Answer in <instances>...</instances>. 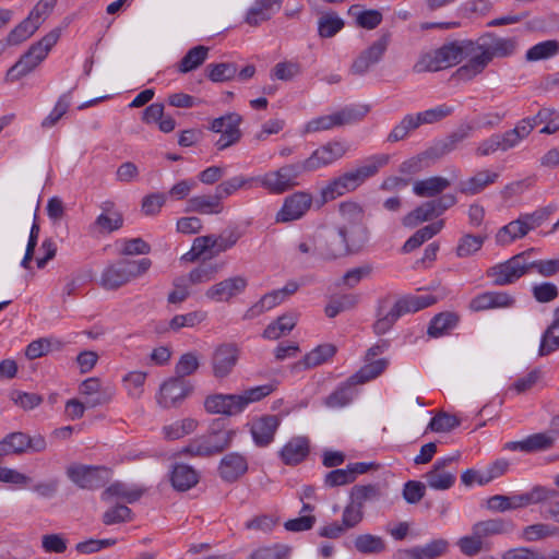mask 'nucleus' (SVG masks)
Masks as SVG:
<instances>
[{"mask_svg":"<svg viewBox=\"0 0 559 559\" xmlns=\"http://www.w3.org/2000/svg\"><path fill=\"white\" fill-rule=\"evenodd\" d=\"M515 45L513 38H501L490 33L480 36L474 41L475 48L478 47L474 57L456 70L455 76L464 81L472 80L481 73L495 57L504 58L512 55Z\"/></svg>","mask_w":559,"mask_h":559,"instance_id":"obj_1","label":"nucleus"},{"mask_svg":"<svg viewBox=\"0 0 559 559\" xmlns=\"http://www.w3.org/2000/svg\"><path fill=\"white\" fill-rule=\"evenodd\" d=\"M436 302L437 297L431 294L408 295L393 305H389V300L383 299L378 307L373 331L377 335L385 334L403 314L419 311Z\"/></svg>","mask_w":559,"mask_h":559,"instance_id":"obj_2","label":"nucleus"},{"mask_svg":"<svg viewBox=\"0 0 559 559\" xmlns=\"http://www.w3.org/2000/svg\"><path fill=\"white\" fill-rule=\"evenodd\" d=\"M478 49V47H476ZM475 55V46L472 40H461L444 44L432 52L420 56L414 66L416 73L436 72L454 64L464 58L468 60Z\"/></svg>","mask_w":559,"mask_h":559,"instance_id":"obj_3","label":"nucleus"},{"mask_svg":"<svg viewBox=\"0 0 559 559\" xmlns=\"http://www.w3.org/2000/svg\"><path fill=\"white\" fill-rule=\"evenodd\" d=\"M236 435L235 429L225 428L224 423L216 419L211 424L206 433L192 439L180 452L191 456H214L228 449Z\"/></svg>","mask_w":559,"mask_h":559,"instance_id":"obj_4","label":"nucleus"},{"mask_svg":"<svg viewBox=\"0 0 559 559\" xmlns=\"http://www.w3.org/2000/svg\"><path fill=\"white\" fill-rule=\"evenodd\" d=\"M273 386L265 384L248 389L241 394H213L204 401V408L210 414L235 416L240 414L250 403L267 396Z\"/></svg>","mask_w":559,"mask_h":559,"instance_id":"obj_5","label":"nucleus"},{"mask_svg":"<svg viewBox=\"0 0 559 559\" xmlns=\"http://www.w3.org/2000/svg\"><path fill=\"white\" fill-rule=\"evenodd\" d=\"M61 32V27H56L41 39L34 43L8 70L5 80L14 82L34 71L46 59L50 49L58 43Z\"/></svg>","mask_w":559,"mask_h":559,"instance_id":"obj_6","label":"nucleus"},{"mask_svg":"<svg viewBox=\"0 0 559 559\" xmlns=\"http://www.w3.org/2000/svg\"><path fill=\"white\" fill-rule=\"evenodd\" d=\"M151 266L152 261L148 258L119 259L103 270L99 284L107 290H116L144 275Z\"/></svg>","mask_w":559,"mask_h":559,"instance_id":"obj_7","label":"nucleus"},{"mask_svg":"<svg viewBox=\"0 0 559 559\" xmlns=\"http://www.w3.org/2000/svg\"><path fill=\"white\" fill-rule=\"evenodd\" d=\"M304 173L299 162L285 164L275 170L257 176V183L272 194H282L298 187Z\"/></svg>","mask_w":559,"mask_h":559,"instance_id":"obj_8","label":"nucleus"},{"mask_svg":"<svg viewBox=\"0 0 559 559\" xmlns=\"http://www.w3.org/2000/svg\"><path fill=\"white\" fill-rule=\"evenodd\" d=\"M531 124L526 120H520L516 126L503 133H495L484 140L476 148L478 156H488L497 151L507 152L515 147L530 135Z\"/></svg>","mask_w":559,"mask_h":559,"instance_id":"obj_9","label":"nucleus"},{"mask_svg":"<svg viewBox=\"0 0 559 559\" xmlns=\"http://www.w3.org/2000/svg\"><path fill=\"white\" fill-rule=\"evenodd\" d=\"M368 110L367 106L344 107L340 111L308 121L305 131L311 133L330 130L334 127L352 124L360 121L367 115Z\"/></svg>","mask_w":559,"mask_h":559,"instance_id":"obj_10","label":"nucleus"},{"mask_svg":"<svg viewBox=\"0 0 559 559\" xmlns=\"http://www.w3.org/2000/svg\"><path fill=\"white\" fill-rule=\"evenodd\" d=\"M524 251L513 255L509 260L498 263L487 270V276L492 278L496 286H506L515 283L523 275L528 273L526 254Z\"/></svg>","mask_w":559,"mask_h":559,"instance_id":"obj_11","label":"nucleus"},{"mask_svg":"<svg viewBox=\"0 0 559 559\" xmlns=\"http://www.w3.org/2000/svg\"><path fill=\"white\" fill-rule=\"evenodd\" d=\"M47 447V442L41 435L34 437L22 431L8 433L0 440V462L4 456L12 454H23L27 451L43 452Z\"/></svg>","mask_w":559,"mask_h":559,"instance_id":"obj_12","label":"nucleus"},{"mask_svg":"<svg viewBox=\"0 0 559 559\" xmlns=\"http://www.w3.org/2000/svg\"><path fill=\"white\" fill-rule=\"evenodd\" d=\"M67 476L80 488L94 490L108 483L110 471L104 466L73 464L67 468Z\"/></svg>","mask_w":559,"mask_h":559,"instance_id":"obj_13","label":"nucleus"},{"mask_svg":"<svg viewBox=\"0 0 559 559\" xmlns=\"http://www.w3.org/2000/svg\"><path fill=\"white\" fill-rule=\"evenodd\" d=\"M460 453L438 459L431 469L425 474L427 485L435 490H448L456 480L454 465L460 459Z\"/></svg>","mask_w":559,"mask_h":559,"instance_id":"obj_14","label":"nucleus"},{"mask_svg":"<svg viewBox=\"0 0 559 559\" xmlns=\"http://www.w3.org/2000/svg\"><path fill=\"white\" fill-rule=\"evenodd\" d=\"M242 118L237 112H229L211 121L209 129L215 133H221L219 139L215 142L218 151H223L241 139V130L239 126Z\"/></svg>","mask_w":559,"mask_h":559,"instance_id":"obj_15","label":"nucleus"},{"mask_svg":"<svg viewBox=\"0 0 559 559\" xmlns=\"http://www.w3.org/2000/svg\"><path fill=\"white\" fill-rule=\"evenodd\" d=\"M344 233L340 227L321 231L314 247L317 254L324 260H335L348 255Z\"/></svg>","mask_w":559,"mask_h":559,"instance_id":"obj_16","label":"nucleus"},{"mask_svg":"<svg viewBox=\"0 0 559 559\" xmlns=\"http://www.w3.org/2000/svg\"><path fill=\"white\" fill-rule=\"evenodd\" d=\"M390 40L391 34L389 32L383 33L353 61L350 72L355 75H364L367 73L373 64L378 63L382 59L389 47Z\"/></svg>","mask_w":559,"mask_h":559,"instance_id":"obj_17","label":"nucleus"},{"mask_svg":"<svg viewBox=\"0 0 559 559\" xmlns=\"http://www.w3.org/2000/svg\"><path fill=\"white\" fill-rule=\"evenodd\" d=\"M193 386L181 378H169L159 389L157 403L164 408L177 407L192 392Z\"/></svg>","mask_w":559,"mask_h":559,"instance_id":"obj_18","label":"nucleus"},{"mask_svg":"<svg viewBox=\"0 0 559 559\" xmlns=\"http://www.w3.org/2000/svg\"><path fill=\"white\" fill-rule=\"evenodd\" d=\"M312 204V195L306 191L295 192L285 198L276 214L277 223H287L301 218Z\"/></svg>","mask_w":559,"mask_h":559,"instance_id":"obj_19","label":"nucleus"},{"mask_svg":"<svg viewBox=\"0 0 559 559\" xmlns=\"http://www.w3.org/2000/svg\"><path fill=\"white\" fill-rule=\"evenodd\" d=\"M248 281L245 276L237 275L225 278L205 292L206 298L216 302H227L246 290Z\"/></svg>","mask_w":559,"mask_h":559,"instance_id":"obj_20","label":"nucleus"},{"mask_svg":"<svg viewBox=\"0 0 559 559\" xmlns=\"http://www.w3.org/2000/svg\"><path fill=\"white\" fill-rule=\"evenodd\" d=\"M248 460L239 452L225 454L218 464L219 477L226 483H235L248 472Z\"/></svg>","mask_w":559,"mask_h":559,"instance_id":"obj_21","label":"nucleus"},{"mask_svg":"<svg viewBox=\"0 0 559 559\" xmlns=\"http://www.w3.org/2000/svg\"><path fill=\"white\" fill-rule=\"evenodd\" d=\"M239 358L238 348L233 344H223L218 346L213 353L212 367L213 373L216 378L227 377Z\"/></svg>","mask_w":559,"mask_h":559,"instance_id":"obj_22","label":"nucleus"},{"mask_svg":"<svg viewBox=\"0 0 559 559\" xmlns=\"http://www.w3.org/2000/svg\"><path fill=\"white\" fill-rule=\"evenodd\" d=\"M310 453V440L305 436L293 437L281 449L280 457L285 465H297L304 462Z\"/></svg>","mask_w":559,"mask_h":559,"instance_id":"obj_23","label":"nucleus"},{"mask_svg":"<svg viewBox=\"0 0 559 559\" xmlns=\"http://www.w3.org/2000/svg\"><path fill=\"white\" fill-rule=\"evenodd\" d=\"M280 426V419L276 415H265L251 425V435L254 443L258 447H266L273 440L275 432Z\"/></svg>","mask_w":559,"mask_h":559,"instance_id":"obj_24","label":"nucleus"},{"mask_svg":"<svg viewBox=\"0 0 559 559\" xmlns=\"http://www.w3.org/2000/svg\"><path fill=\"white\" fill-rule=\"evenodd\" d=\"M353 174L347 171L331 181L321 189V203H328L329 201L335 200L338 197L344 195L347 192L354 191L358 188Z\"/></svg>","mask_w":559,"mask_h":559,"instance_id":"obj_25","label":"nucleus"},{"mask_svg":"<svg viewBox=\"0 0 559 559\" xmlns=\"http://www.w3.org/2000/svg\"><path fill=\"white\" fill-rule=\"evenodd\" d=\"M344 233V242L347 247V253L355 254L360 252L369 242L370 230L366 223H358L356 225L340 226Z\"/></svg>","mask_w":559,"mask_h":559,"instance_id":"obj_26","label":"nucleus"},{"mask_svg":"<svg viewBox=\"0 0 559 559\" xmlns=\"http://www.w3.org/2000/svg\"><path fill=\"white\" fill-rule=\"evenodd\" d=\"M123 225V216L114 209L112 203H105L103 212L96 217L90 226L91 233L110 234L120 229Z\"/></svg>","mask_w":559,"mask_h":559,"instance_id":"obj_27","label":"nucleus"},{"mask_svg":"<svg viewBox=\"0 0 559 559\" xmlns=\"http://www.w3.org/2000/svg\"><path fill=\"white\" fill-rule=\"evenodd\" d=\"M514 528L515 524L511 520L502 518L479 521L472 526V531H474L477 537H480L483 542L488 537L510 534Z\"/></svg>","mask_w":559,"mask_h":559,"instance_id":"obj_28","label":"nucleus"},{"mask_svg":"<svg viewBox=\"0 0 559 559\" xmlns=\"http://www.w3.org/2000/svg\"><path fill=\"white\" fill-rule=\"evenodd\" d=\"M499 178V174L489 169H483L475 173L474 176L462 180L457 189L465 195H475L483 192L488 186L495 183Z\"/></svg>","mask_w":559,"mask_h":559,"instance_id":"obj_29","label":"nucleus"},{"mask_svg":"<svg viewBox=\"0 0 559 559\" xmlns=\"http://www.w3.org/2000/svg\"><path fill=\"white\" fill-rule=\"evenodd\" d=\"M514 298L502 292H487L476 296L472 302L471 308L475 311H481L492 308H508L513 306Z\"/></svg>","mask_w":559,"mask_h":559,"instance_id":"obj_30","label":"nucleus"},{"mask_svg":"<svg viewBox=\"0 0 559 559\" xmlns=\"http://www.w3.org/2000/svg\"><path fill=\"white\" fill-rule=\"evenodd\" d=\"M224 211V204L217 195L214 194H202L190 198L187 201L186 212H194L199 214H221Z\"/></svg>","mask_w":559,"mask_h":559,"instance_id":"obj_31","label":"nucleus"},{"mask_svg":"<svg viewBox=\"0 0 559 559\" xmlns=\"http://www.w3.org/2000/svg\"><path fill=\"white\" fill-rule=\"evenodd\" d=\"M467 131L464 130L453 132L445 139L436 142L429 150H427L423 154V157L439 159L454 151L459 146V144L467 138Z\"/></svg>","mask_w":559,"mask_h":559,"instance_id":"obj_32","label":"nucleus"},{"mask_svg":"<svg viewBox=\"0 0 559 559\" xmlns=\"http://www.w3.org/2000/svg\"><path fill=\"white\" fill-rule=\"evenodd\" d=\"M173 487L179 491H187L199 483V473L190 465L175 464L170 474Z\"/></svg>","mask_w":559,"mask_h":559,"instance_id":"obj_33","label":"nucleus"},{"mask_svg":"<svg viewBox=\"0 0 559 559\" xmlns=\"http://www.w3.org/2000/svg\"><path fill=\"white\" fill-rule=\"evenodd\" d=\"M356 395V386L347 379L324 399L323 404L329 408H342L349 405Z\"/></svg>","mask_w":559,"mask_h":559,"instance_id":"obj_34","label":"nucleus"},{"mask_svg":"<svg viewBox=\"0 0 559 559\" xmlns=\"http://www.w3.org/2000/svg\"><path fill=\"white\" fill-rule=\"evenodd\" d=\"M443 221L433 222L420 229H418L413 236H411L402 247L403 253H409L415 249L419 248L424 242L431 239L433 236L439 234L443 228Z\"/></svg>","mask_w":559,"mask_h":559,"instance_id":"obj_35","label":"nucleus"},{"mask_svg":"<svg viewBox=\"0 0 559 559\" xmlns=\"http://www.w3.org/2000/svg\"><path fill=\"white\" fill-rule=\"evenodd\" d=\"M336 347L332 344H322L308 353L302 360L295 364V369H309L322 365L334 356Z\"/></svg>","mask_w":559,"mask_h":559,"instance_id":"obj_36","label":"nucleus"},{"mask_svg":"<svg viewBox=\"0 0 559 559\" xmlns=\"http://www.w3.org/2000/svg\"><path fill=\"white\" fill-rule=\"evenodd\" d=\"M450 181L443 177H430L424 180H418L414 183L413 191L416 195L421 198H431L440 194L450 187Z\"/></svg>","mask_w":559,"mask_h":559,"instance_id":"obj_37","label":"nucleus"},{"mask_svg":"<svg viewBox=\"0 0 559 559\" xmlns=\"http://www.w3.org/2000/svg\"><path fill=\"white\" fill-rule=\"evenodd\" d=\"M388 154L373 155L369 157L365 164L354 170H350L358 186L362 185L366 179L373 177L381 167L389 163Z\"/></svg>","mask_w":559,"mask_h":559,"instance_id":"obj_38","label":"nucleus"},{"mask_svg":"<svg viewBox=\"0 0 559 559\" xmlns=\"http://www.w3.org/2000/svg\"><path fill=\"white\" fill-rule=\"evenodd\" d=\"M143 495V490L139 488L128 487L121 481H116L108 486L102 493V499L108 501L111 498H119L128 503L138 501Z\"/></svg>","mask_w":559,"mask_h":559,"instance_id":"obj_39","label":"nucleus"},{"mask_svg":"<svg viewBox=\"0 0 559 559\" xmlns=\"http://www.w3.org/2000/svg\"><path fill=\"white\" fill-rule=\"evenodd\" d=\"M549 537L559 538V526L547 523H535L525 526L520 534V538L528 543Z\"/></svg>","mask_w":559,"mask_h":559,"instance_id":"obj_40","label":"nucleus"},{"mask_svg":"<svg viewBox=\"0 0 559 559\" xmlns=\"http://www.w3.org/2000/svg\"><path fill=\"white\" fill-rule=\"evenodd\" d=\"M524 507L523 493L513 496L495 495L486 501V508L492 512H507Z\"/></svg>","mask_w":559,"mask_h":559,"instance_id":"obj_41","label":"nucleus"},{"mask_svg":"<svg viewBox=\"0 0 559 559\" xmlns=\"http://www.w3.org/2000/svg\"><path fill=\"white\" fill-rule=\"evenodd\" d=\"M209 50V47L202 45L195 46L188 50V52L183 56L177 66L178 72L185 74L197 70L207 59Z\"/></svg>","mask_w":559,"mask_h":559,"instance_id":"obj_42","label":"nucleus"},{"mask_svg":"<svg viewBox=\"0 0 559 559\" xmlns=\"http://www.w3.org/2000/svg\"><path fill=\"white\" fill-rule=\"evenodd\" d=\"M381 491L378 485H355L349 495V501L364 510L366 503L380 498Z\"/></svg>","mask_w":559,"mask_h":559,"instance_id":"obj_43","label":"nucleus"},{"mask_svg":"<svg viewBox=\"0 0 559 559\" xmlns=\"http://www.w3.org/2000/svg\"><path fill=\"white\" fill-rule=\"evenodd\" d=\"M388 364V360L384 358L370 361L362 366L355 374L350 376L348 379L354 383L355 386L357 384H364L379 377L385 370Z\"/></svg>","mask_w":559,"mask_h":559,"instance_id":"obj_44","label":"nucleus"},{"mask_svg":"<svg viewBox=\"0 0 559 559\" xmlns=\"http://www.w3.org/2000/svg\"><path fill=\"white\" fill-rule=\"evenodd\" d=\"M459 318L453 312H441L432 318L427 333L431 337H440L457 324Z\"/></svg>","mask_w":559,"mask_h":559,"instance_id":"obj_45","label":"nucleus"},{"mask_svg":"<svg viewBox=\"0 0 559 559\" xmlns=\"http://www.w3.org/2000/svg\"><path fill=\"white\" fill-rule=\"evenodd\" d=\"M355 549L362 555H378L385 550L386 544L381 536L360 534L354 540Z\"/></svg>","mask_w":559,"mask_h":559,"instance_id":"obj_46","label":"nucleus"},{"mask_svg":"<svg viewBox=\"0 0 559 559\" xmlns=\"http://www.w3.org/2000/svg\"><path fill=\"white\" fill-rule=\"evenodd\" d=\"M38 20H34L29 14L20 24H17L7 37L9 45H19L28 39L38 28Z\"/></svg>","mask_w":559,"mask_h":559,"instance_id":"obj_47","label":"nucleus"},{"mask_svg":"<svg viewBox=\"0 0 559 559\" xmlns=\"http://www.w3.org/2000/svg\"><path fill=\"white\" fill-rule=\"evenodd\" d=\"M527 234L526 226L521 223L520 218H516L498 230L496 242L500 246H506L525 237Z\"/></svg>","mask_w":559,"mask_h":559,"instance_id":"obj_48","label":"nucleus"},{"mask_svg":"<svg viewBox=\"0 0 559 559\" xmlns=\"http://www.w3.org/2000/svg\"><path fill=\"white\" fill-rule=\"evenodd\" d=\"M257 183V177H243L236 176L221 182L216 188L215 192L219 195L223 201L229 195L234 194L239 189H248L252 187V183Z\"/></svg>","mask_w":559,"mask_h":559,"instance_id":"obj_49","label":"nucleus"},{"mask_svg":"<svg viewBox=\"0 0 559 559\" xmlns=\"http://www.w3.org/2000/svg\"><path fill=\"white\" fill-rule=\"evenodd\" d=\"M296 325V318L293 314H284L270 323L264 332L263 337L267 340H277L288 334Z\"/></svg>","mask_w":559,"mask_h":559,"instance_id":"obj_50","label":"nucleus"},{"mask_svg":"<svg viewBox=\"0 0 559 559\" xmlns=\"http://www.w3.org/2000/svg\"><path fill=\"white\" fill-rule=\"evenodd\" d=\"M437 216L435 207L431 201L425 202L421 205L417 206L415 210L405 215L402 219V224L405 227H416L423 222L430 221Z\"/></svg>","mask_w":559,"mask_h":559,"instance_id":"obj_51","label":"nucleus"},{"mask_svg":"<svg viewBox=\"0 0 559 559\" xmlns=\"http://www.w3.org/2000/svg\"><path fill=\"white\" fill-rule=\"evenodd\" d=\"M284 297L280 293L278 289L273 290L263 295L259 301H257L245 314V318L252 319L257 316H260L266 310L274 308L275 306L282 304L284 301Z\"/></svg>","mask_w":559,"mask_h":559,"instance_id":"obj_52","label":"nucleus"},{"mask_svg":"<svg viewBox=\"0 0 559 559\" xmlns=\"http://www.w3.org/2000/svg\"><path fill=\"white\" fill-rule=\"evenodd\" d=\"M559 52V43L554 39L538 43L526 52V60L538 61L551 58Z\"/></svg>","mask_w":559,"mask_h":559,"instance_id":"obj_53","label":"nucleus"},{"mask_svg":"<svg viewBox=\"0 0 559 559\" xmlns=\"http://www.w3.org/2000/svg\"><path fill=\"white\" fill-rule=\"evenodd\" d=\"M206 72L212 82H226L235 78L237 66L233 62L210 63Z\"/></svg>","mask_w":559,"mask_h":559,"instance_id":"obj_54","label":"nucleus"},{"mask_svg":"<svg viewBox=\"0 0 559 559\" xmlns=\"http://www.w3.org/2000/svg\"><path fill=\"white\" fill-rule=\"evenodd\" d=\"M219 271V265L214 263H202L190 271L187 278L188 285H198L212 281Z\"/></svg>","mask_w":559,"mask_h":559,"instance_id":"obj_55","label":"nucleus"},{"mask_svg":"<svg viewBox=\"0 0 559 559\" xmlns=\"http://www.w3.org/2000/svg\"><path fill=\"white\" fill-rule=\"evenodd\" d=\"M485 239V236H475L472 234L462 236L456 246V255L459 258L471 257L481 249Z\"/></svg>","mask_w":559,"mask_h":559,"instance_id":"obj_56","label":"nucleus"},{"mask_svg":"<svg viewBox=\"0 0 559 559\" xmlns=\"http://www.w3.org/2000/svg\"><path fill=\"white\" fill-rule=\"evenodd\" d=\"M357 9L358 5H352L348 13L356 16V23L359 27L374 29L382 22V13L380 11L365 10L356 12Z\"/></svg>","mask_w":559,"mask_h":559,"instance_id":"obj_57","label":"nucleus"},{"mask_svg":"<svg viewBox=\"0 0 559 559\" xmlns=\"http://www.w3.org/2000/svg\"><path fill=\"white\" fill-rule=\"evenodd\" d=\"M559 498V491L545 486H534L531 491L523 493L525 507L530 504L542 503Z\"/></svg>","mask_w":559,"mask_h":559,"instance_id":"obj_58","label":"nucleus"},{"mask_svg":"<svg viewBox=\"0 0 559 559\" xmlns=\"http://www.w3.org/2000/svg\"><path fill=\"white\" fill-rule=\"evenodd\" d=\"M449 542L444 538L433 539L424 546H416L418 559H438L449 550Z\"/></svg>","mask_w":559,"mask_h":559,"instance_id":"obj_59","label":"nucleus"},{"mask_svg":"<svg viewBox=\"0 0 559 559\" xmlns=\"http://www.w3.org/2000/svg\"><path fill=\"white\" fill-rule=\"evenodd\" d=\"M416 115H406L399 124H396L388 135V141L391 143L404 140L409 132L419 128Z\"/></svg>","mask_w":559,"mask_h":559,"instance_id":"obj_60","label":"nucleus"},{"mask_svg":"<svg viewBox=\"0 0 559 559\" xmlns=\"http://www.w3.org/2000/svg\"><path fill=\"white\" fill-rule=\"evenodd\" d=\"M344 27V21L333 13L322 15L318 22L319 35L323 38L333 37Z\"/></svg>","mask_w":559,"mask_h":559,"instance_id":"obj_61","label":"nucleus"},{"mask_svg":"<svg viewBox=\"0 0 559 559\" xmlns=\"http://www.w3.org/2000/svg\"><path fill=\"white\" fill-rule=\"evenodd\" d=\"M559 348V324L552 323L543 333L539 356H547Z\"/></svg>","mask_w":559,"mask_h":559,"instance_id":"obj_62","label":"nucleus"},{"mask_svg":"<svg viewBox=\"0 0 559 559\" xmlns=\"http://www.w3.org/2000/svg\"><path fill=\"white\" fill-rule=\"evenodd\" d=\"M453 112V108L447 104L438 105L433 108L416 114L419 124H431L449 117Z\"/></svg>","mask_w":559,"mask_h":559,"instance_id":"obj_63","label":"nucleus"},{"mask_svg":"<svg viewBox=\"0 0 559 559\" xmlns=\"http://www.w3.org/2000/svg\"><path fill=\"white\" fill-rule=\"evenodd\" d=\"M340 214L345 222L344 225H356L358 223H365V211L356 202H342L340 204Z\"/></svg>","mask_w":559,"mask_h":559,"instance_id":"obj_64","label":"nucleus"}]
</instances>
